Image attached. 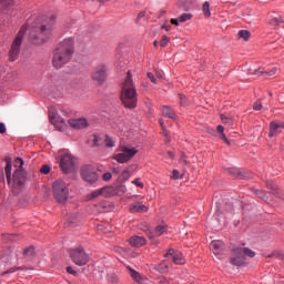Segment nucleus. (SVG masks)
<instances>
[{
  "label": "nucleus",
  "mask_w": 284,
  "mask_h": 284,
  "mask_svg": "<svg viewBox=\"0 0 284 284\" xmlns=\"http://www.w3.org/2000/svg\"><path fill=\"white\" fill-rule=\"evenodd\" d=\"M71 261L79 265V267H83V265H88L90 262V255L85 253V250L83 247L78 246L75 248L70 250L69 252Z\"/></svg>",
  "instance_id": "6e6552de"
},
{
  "label": "nucleus",
  "mask_w": 284,
  "mask_h": 284,
  "mask_svg": "<svg viewBox=\"0 0 284 284\" xmlns=\"http://www.w3.org/2000/svg\"><path fill=\"white\" fill-rule=\"evenodd\" d=\"M143 17H145V11H141V12L138 14L136 21H141V19H143Z\"/></svg>",
  "instance_id": "603ef678"
},
{
  "label": "nucleus",
  "mask_w": 284,
  "mask_h": 284,
  "mask_svg": "<svg viewBox=\"0 0 284 284\" xmlns=\"http://www.w3.org/2000/svg\"><path fill=\"white\" fill-rule=\"evenodd\" d=\"M112 172H113V174H120L121 168H113Z\"/></svg>",
  "instance_id": "4d7b16f0"
},
{
  "label": "nucleus",
  "mask_w": 284,
  "mask_h": 284,
  "mask_svg": "<svg viewBox=\"0 0 284 284\" xmlns=\"http://www.w3.org/2000/svg\"><path fill=\"white\" fill-rule=\"evenodd\" d=\"M221 119H222V123H224V125H234V119L227 118L225 114H222Z\"/></svg>",
  "instance_id": "72a5a7b5"
},
{
  "label": "nucleus",
  "mask_w": 284,
  "mask_h": 284,
  "mask_svg": "<svg viewBox=\"0 0 284 284\" xmlns=\"http://www.w3.org/2000/svg\"><path fill=\"white\" fill-rule=\"evenodd\" d=\"M131 176L130 170H124L120 175H119V181L120 183H125Z\"/></svg>",
  "instance_id": "c85d7f7f"
},
{
  "label": "nucleus",
  "mask_w": 284,
  "mask_h": 284,
  "mask_svg": "<svg viewBox=\"0 0 284 284\" xmlns=\"http://www.w3.org/2000/svg\"><path fill=\"white\" fill-rule=\"evenodd\" d=\"M4 239H9V241H12V239H14V235H4Z\"/></svg>",
  "instance_id": "052dcab7"
},
{
  "label": "nucleus",
  "mask_w": 284,
  "mask_h": 284,
  "mask_svg": "<svg viewBox=\"0 0 284 284\" xmlns=\"http://www.w3.org/2000/svg\"><path fill=\"white\" fill-rule=\"evenodd\" d=\"M217 132L221 134V139H222V141H224V143L226 144V145H231V143H230V140L227 139V136L225 135V128L223 126V125H217Z\"/></svg>",
  "instance_id": "393cba45"
},
{
  "label": "nucleus",
  "mask_w": 284,
  "mask_h": 284,
  "mask_svg": "<svg viewBox=\"0 0 284 284\" xmlns=\"http://www.w3.org/2000/svg\"><path fill=\"white\" fill-rule=\"evenodd\" d=\"M82 176L87 183H97V181H99V174L94 172V168L91 165L82 168Z\"/></svg>",
  "instance_id": "ddd939ff"
},
{
  "label": "nucleus",
  "mask_w": 284,
  "mask_h": 284,
  "mask_svg": "<svg viewBox=\"0 0 284 284\" xmlns=\"http://www.w3.org/2000/svg\"><path fill=\"white\" fill-rule=\"evenodd\" d=\"M41 174H50V165L44 164L42 165V168L40 169Z\"/></svg>",
  "instance_id": "a19ab883"
},
{
  "label": "nucleus",
  "mask_w": 284,
  "mask_h": 284,
  "mask_svg": "<svg viewBox=\"0 0 284 284\" xmlns=\"http://www.w3.org/2000/svg\"><path fill=\"white\" fill-rule=\"evenodd\" d=\"M69 125L74 128V130H83L84 128H88V120L85 118L72 119L69 120Z\"/></svg>",
  "instance_id": "f3484780"
},
{
  "label": "nucleus",
  "mask_w": 284,
  "mask_h": 284,
  "mask_svg": "<svg viewBox=\"0 0 284 284\" xmlns=\"http://www.w3.org/2000/svg\"><path fill=\"white\" fill-rule=\"evenodd\" d=\"M114 187L113 186H104L102 189L95 190L87 195L88 201H92V199H99V196H103L108 199V196H114Z\"/></svg>",
  "instance_id": "f8f14e48"
},
{
  "label": "nucleus",
  "mask_w": 284,
  "mask_h": 284,
  "mask_svg": "<svg viewBox=\"0 0 284 284\" xmlns=\"http://www.w3.org/2000/svg\"><path fill=\"white\" fill-rule=\"evenodd\" d=\"M168 232V226L165 225H159L155 227L154 234L155 236H163Z\"/></svg>",
  "instance_id": "c756f323"
},
{
  "label": "nucleus",
  "mask_w": 284,
  "mask_h": 284,
  "mask_svg": "<svg viewBox=\"0 0 284 284\" xmlns=\"http://www.w3.org/2000/svg\"><path fill=\"white\" fill-rule=\"evenodd\" d=\"M273 21H275V23H277V26H278V23H281V21H278L277 18H275Z\"/></svg>",
  "instance_id": "0e129e2a"
},
{
  "label": "nucleus",
  "mask_w": 284,
  "mask_h": 284,
  "mask_svg": "<svg viewBox=\"0 0 284 284\" xmlns=\"http://www.w3.org/2000/svg\"><path fill=\"white\" fill-rule=\"evenodd\" d=\"M72 57H74V39L67 38L62 40L53 51V68L60 70V68H63V65L72 61Z\"/></svg>",
  "instance_id": "f03ea898"
},
{
  "label": "nucleus",
  "mask_w": 284,
  "mask_h": 284,
  "mask_svg": "<svg viewBox=\"0 0 284 284\" xmlns=\"http://www.w3.org/2000/svg\"><path fill=\"white\" fill-rule=\"evenodd\" d=\"M149 239H151V241L154 240V234L149 233Z\"/></svg>",
  "instance_id": "680f3d73"
},
{
  "label": "nucleus",
  "mask_w": 284,
  "mask_h": 284,
  "mask_svg": "<svg viewBox=\"0 0 284 284\" xmlns=\"http://www.w3.org/2000/svg\"><path fill=\"white\" fill-rule=\"evenodd\" d=\"M180 105L185 108L187 105V98L184 94H179Z\"/></svg>",
  "instance_id": "e433bc0d"
},
{
  "label": "nucleus",
  "mask_w": 284,
  "mask_h": 284,
  "mask_svg": "<svg viewBox=\"0 0 284 284\" xmlns=\"http://www.w3.org/2000/svg\"><path fill=\"white\" fill-rule=\"evenodd\" d=\"M104 144H105V148H115L116 140H113L110 135H105L104 136Z\"/></svg>",
  "instance_id": "cd10ccee"
},
{
  "label": "nucleus",
  "mask_w": 284,
  "mask_h": 284,
  "mask_svg": "<svg viewBox=\"0 0 284 284\" xmlns=\"http://www.w3.org/2000/svg\"><path fill=\"white\" fill-rule=\"evenodd\" d=\"M12 1H13V0H0V3H1L2 6H6V7L8 8V6H12Z\"/></svg>",
  "instance_id": "09e8293b"
},
{
  "label": "nucleus",
  "mask_w": 284,
  "mask_h": 284,
  "mask_svg": "<svg viewBox=\"0 0 284 284\" xmlns=\"http://www.w3.org/2000/svg\"><path fill=\"white\" fill-rule=\"evenodd\" d=\"M115 252H119V254H125V248L116 246Z\"/></svg>",
  "instance_id": "864d4df0"
},
{
  "label": "nucleus",
  "mask_w": 284,
  "mask_h": 284,
  "mask_svg": "<svg viewBox=\"0 0 284 284\" xmlns=\"http://www.w3.org/2000/svg\"><path fill=\"white\" fill-rule=\"evenodd\" d=\"M168 43H170V38L168 36H163V38L160 41L161 48H165V45H168Z\"/></svg>",
  "instance_id": "58836bf2"
},
{
  "label": "nucleus",
  "mask_w": 284,
  "mask_h": 284,
  "mask_svg": "<svg viewBox=\"0 0 284 284\" xmlns=\"http://www.w3.org/2000/svg\"><path fill=\"white\" fill-rule=\"evenodd\" d=\"M19 270H24L22 266H13L7 271H4L1 276H6V274H14V272H19Z\"/></svg>",
  "instance_id": "f704fd0d"
},
{
  "label": "nucleus",
  "mask_w": 284,
  "mask_h": 284,
  "mask_svg": "<svg viewBox=\"0 0 284 284\" xmlns=\"http://www.w3.org/2000/svg\"><path fill=\"white\" fill-rule=\"evenodd\" d=\"M118 152L113 155V160L116 161V163H128L139 154V150L136 148H130L125 145H120L118 148Z\"/></svg>",
  "instance_id": "423d86ee"
},
{
  "label": "nucleus",
  "mask_w": 284,
  "mask_h": 284,
  "mask_svg": "<svg viewBox=\"0 0 284 284\" xmlns=\"http://www.w3.org/2000/svg\"><path fill=\"white\" fill-rule=\"evenodd\" d=\"M190 19H192V13H183L178 19H171V23L179 26V23H185V21H190Z\"/></svg>",
  "instance_id": "6ab92c4d"
},
{
  "label": "nucleus",
  "mask_w": 284,
  "mask_h": 284,
  "mask_svg": "<svg viewBox=\"0 0 284 284\" xmlns=\"http://www.w3.org/2000/svg\"><path fill=\"white\" fill-rule=\"evenodd\" d=\"M126 74L128 77L122 83L121 101L125 108L132 110L136 108V103H139V95L136 94V87H134L132 80V72L128 71Z\"/></svg>",
  "instance_id": "7ed1b4c3"
},
{
  "label": "nucleus",
  "mask_w": 284,
  "mask_h": 284,
  "mask_svg": "<svg viewBox=\"0 0 284 284\" xmlns=\"http://www.w3.org/2000/svg\"><path fill=\"white\" fill-rule=\"evenodd\" d=\"M23 254L27 258H32L34 256V246L24 248Z\"/></svg>",
  "instance_id": "473e14b6"
},
{
  "label": "nucleus",
  "mask_w": 284,
  "mask_h": 284,
  "mask_svg": "<svg viewBox=\"0 0 284 284\" xmlns=\"http://www.w3.org/2000/svg\"><path fill=\"white\" fill-rule=\"evenodd\" d=\"M158 77L161 79V74H158Z\"/></svg>",
  "instance_id": "774afa93"
},
{
  "label": "nucleus",
  "mask_w": 284,
  "mask_h": 284,
  "mask_svg": "<svg viewBox=\"0 0 284 284\" xmlns=\"http://www.w3.org/2000/svg\"><path fill=\"white\" fill-rule=\"evenodd\" d=\"M248 258H254L256 253L247 247H236L233 250V256L231 257V265H235L236 267H243V265L247 264Z\"/></svg>",
  "instance_id": "20e7f679"
},
{
  "label": "nucleus",
  "mask_w": 284,
  "mask_h": 284,
  "mask_svg": "<svg viewBox=\"0 0 284 284\" xmlns=\"http://www.w3.org/2000/svg\"><path fill=\"white\" fill-rule=\"evenodd\" d=\"M100 1L105 2V1H108V0H100Z\"/></svg>",
  "instance_id": "338daca9"
},
{
  "label": "nucleus",
  "mask_w": 284,
  "mask_h": 284,
  "mask_svg": "<svg viewBox=\"0 0 284 284\" xmlns=\"http://www.w3.org/2000/svg\"><path fill=\"white\" fill-rule=\"evenodd\" d=\"M278 129H280V125H278V122L276 121H273L270 123V133H268V136L272 138V136H276L277 132H278Z\"/></svg>",
  "instance_id": "b1692460"
},
{
  "label": "nucleus",
  "mask_w": 284,
  "mask_h": 284,
  "mask_svg": "<svg viewBox=\"0 0 284 284\" xmlns=\"http://www.w3.org/2000/svg\"><path fill=\"white\" fill-rule=\"evenodd\" d=\"M109 281H111V283H119V276H116V274H111L109 275Z\"/></svg>",
  "instance_id": "a18cd8bd"
},
{
  "label": "nucleus",
  "mask_w": 284,
  "mask_h": 284,
  "mask_svg": "<svg viewBox=\"0 0 284 284\" xmlns=\"http://www.w3.org/2000/svg\"><path fill=\"white\" fill-rule=\"evenodd\" d=\"M128 270L131 274V277L139 283L141 281V274L136 271H134L132 267L128 266Z\"/></svg>",
  "instance_id": "7c9ffc66"
},
{
  "label": "nucleus",
  "mask_w": 284,
  "mask_h": 284,
  "mask_svg": "<svg viewBox=\"0 0 284 284\" xmlns=\"http://www.w3.org/2000/svg\"><path fill=\"white\" fill-rule=\"evenodd\" d=\"M7 129L4 123H0V134H6Z\"/></svg>",
  "instance_id": "8fccbe9b"
},
{
  "label": "nucleus",
  "mask_w": 284,
  "mask_h": 284,
  "mask_svg": "<svg viewBox=\"0 0 284 284\" xmlns=\"http://www.w3.org/2000/svg\"><path fill=\"white\" fill-rule=\"evenodd\" d=\"M75 163L77 159H74L72 154L65 153L60 160V168L64 172V174H70V172L74 170Z\"/></svg>",
  "instance_id": "9b49d317"
},
{
  "label": "nucleus",
  "mask_w": 284,
  "mask_h": 284,
  "mask_svg": "<svg viewBox=\"0 0 284 284\" xmlns=\"http://www.w3.org/2000/svg\"><path fill=\"white\" fill-rule=\"evenodd\" d=\"M165 258H172L175 265H185V257L183 256V253H175L173 248L169 250V252L165 254Z\"/></svg>",
  "instance_id": "2eb2a0df"
},
{
  "label": "nucleus",
  "mask_w": 284,
  "mask_h": 284,
  "mask_svg": "<svg viewBox=\"0 0 284 284\" xmlns=\"http://www.w3.org/2000/svg\"><path fill=\"white\" fill-rule=\"evenodd\" d=\"M103 181H112V173L106 172L102 175Z\"/></svg>",
  "instance_id": "49530a36"
},
{
  "label": "nucleus",
  "mask_w": 284,
  "mask_h": 284,
  "mask_svg": "<svg viewBox=\"0 0 284 284\" xmlns=\"http://www.w3.org/2000/svg\"><path fill=\"white\" fill-rule=\"evenodd\" d=\"M26 32H28V24L22 26L16 36L9 50V61H17V59H19V54L21 53V43H23Z\"/></svg>",
  "instance_id": "39448f33"
},
{
  "label": "nucleus",
  "mask_w": 284,
  "mask_h": 284,
  "mask_svg": "<svg viewBox=\"0 0 284 284\" xmlns=\"http://www.w3.org/2000/svg\"><path fill=\"white\" fill-rule=\"evenodd\" d=\"M253 110H255V111L263 110V103H261V101H256L253 104Z\"/></svg>",
  "instance_id": "79ce46f5"
},
{
  "label": "nucleus",
  "mask_w": 284,
  "mask_h": 284,
  "mask_svg": "<svg viewBox=\"0 0 284 284\" xmlns=\"http://www.w3.org/2000/svg\"><path fill=\"white\" fill-rule=\"evenodd\" d=\"M148 206L145 204L139 202L130 207V212L134 213H141V212H148Z\"/></svg>",
  "instance_id": "412c9836"
},
{
  "label": "nucleus",
  "mask_w": 284,
  "mask_h": 284,
  "mask_svg": "<svg viewBox=\"0 0 284 284\" xmlns=\"http://www.w3.org/2000/svg\"><path fill=\"white\" fill-rule=\"evenodd\" d=\"M4 173L7 176V182L10 185V183H12V162L11 161H7V165L4 168Z\"/></svg>",
  "instance_id": "4be33fe9"
},
{
  "label": "nucleus",
  "mask_w": 284,
  "mask_h": 284,
  "mask_svg": "<svg viewBox=\"0 0 284 284\" xmlns=\"http://www.w3.org/2000/svg\"><path fill=\"white\" fill-rule=\"evenodd\" d=\"M54 16H41L39 17L30 30V41L34 45H43L50 36L52 34V28H54Z\"/></svg>",
  "instance_id": "f257e3e1"
},
{
  "label": "nucleus",
  "mask_w": 284,
  "mask_h": 284,
  "mask_svg": "<svg viewBox=\"0 0 284 284\" xmlns=\"http://www.w3.org/2000/svg\"><path fill=\"white\" fill-rule=\"evenodd\" d=\"M223 247H225V244L223 241L214 240L210 244V250L215 254L219 258H223Z\"/></svg>",
  "instance_id": "dca6fc26"
},
{
  "label": "nucleus",
  "mask_w": 284,
  "mask_h": 284,
  "mask_svg": "<svg viewBox=\"0 0 284 284\" xmlns=\"http://www.w3.org/2000/svg\"><path fill=\"white\" fill-rule=\"evenodd\" d=\"M168 156H169V159L174 160V152L169 151V152H168Z\"/></svg>",
  "instance_id": "13d9d810"
},
{
  "label": "nucleus",
  "mask_w": 284,
  "mask_h": 284,
  "mask_svg": "<svg viewBox=\"0 0 284 284\" xmlns=\"http://www.w3.org/2000/svg\"><path fill=\"white\" fill-rule=\"evenodd\" d=\"M49 119L51 121V123L59 130V132H64L65 128H68V125L65 124V120H63V118L59 116L58 113H49Z\"/></svg>",
  "instance_id": "4468645a"
},
{
  "label": "nucleus",
  "mask_w": 284,
  "mask_h": 284,
  "mask_svg": "<svg viewBox=\"0 0 284 284\" xmlns=\"http://www.w3.org/2000/svg\"><path fill=\"white\" fill-rule=\"evenodd\" d=\"M93 145H97V146L101 145V144L99 143V135H94Z\"/></svg>",
  "instance_id": "5fc2aeb1"
},
{
  "label": "nucleus",
  "mask_w": 284,
  "mask_h": 284,
  "mask_svg": "<svg viewBox=\"0 0 284 284\" xmlns=\"http://www.w3.org/2000/svg\"><path fill=\"white\" fill-rule=\"evenodd\" d=\"M68 221H69V223H70L71 225H74V223H77V221H79V214H72V215H70L69 219H68Z\"/></svg>",
  "instance_id": "4c0bfd02"
},
{
  "label": "nucleus",
  "mask_w": 284,
  "mask_h": 284,
  "mask_svg": "<svg viewBox=\"0 0 284 284\" xmlns=\"http://www.w3.org/2000/svg\"><path fill=\"white\" fill-rule=\"evenodd\" d=\"M16 165H19L18 169L13 172V185L16 187H22L26 183V171L23 170V159L17 158L14 160Z\"/></svg>",
  "instance_id": "1a4fd4ad"
},
{
  "label": "nucleus",
  "mask_w": 284,
  "mask_h": 284,
  "mask_svg": "<svg viewBox=\"0 0 284 284\" xmlns=\"http://www.w3.org/2000/svg\"><path fill=\"white\" fill-rule=\"evenodd\" d=\"M52 192L53 197L58 203H65L68 201V196L70 195V190L62 180L53 182Z\"/></svg>",
  "instance_id": "0eeeda50"
},
{
  "label": "nucleus",
  "mask_w": 284,
  "mask_h": 284,
  "mask_svg": "<svg viewBox=\"0 0 284 284\" xmlns=\"http://www.w3.org/2000/svg\"><path fill=\"white\" fill-rule=\"evenodd\" d=\"M113 190L115 192L114 196H116V194L121 196L128 192V186H125L124 184H120L116 187H113Z\"/></svg>",
  "instance_id": "a878e982"
},
{
  "label": "nucleus",
  "mask_w": 284,
  "mask_h": 284,
  "mask_svg": "<svg viewBox=\"0 0 284 284\" xmlns=\"http://www.w3.org/2000/svg\"><path fill=\"white\" fill-rule=\"evenodd\" d=\"M131 247H143L148 243L144 236L133 235L129 239Z\"/></svg>",
  "instance_id": "a211bd4d"
},
{
  "label": "nucleus",
  "mask_w": 284,
  "mask_h": 284,
  "mask_svg": "<svg viewBox=\"0 0 284 284\" xmlns=\"http://www.w3.org/2000/svg\"><path fill=\"white\" fill-rule=\"evenodd\" d=\"M162 28H164L166 30V32H170V30H172V26H170V24L163 26Z\"/></svg>",
  "instance_id": "bf43d9fd"
},
{
  "label": "nucleus",
  "mask_w": 284,
  "mask_h": 284,
  "mask_svg": "<svg viewBox=\"0 0 284 284\" xmlns=\"http://www.w3.org/2000/svg\"><path fill=\"white\" fill-rule=\"evenodd\" d=\"M239 39H243V41H250V37H252V33L247 30H240L237 32Z\"/></svg>",
  "instance_id": "bb28decb"
},
{
  "label": "nucleus",
  "mask_w": 284,
  "mask_h": 284,
  "mask_svg": "<svg viewBox=\"0 0 284 284\" xmlns=\"http://www.w3.org/2000/svg\"><path fill=\"white\" fill-rule=\"evenodd\" d=\"M171 179H174V180L182 179L181 173L179 172V170H173Z\"/></svg>",
  "instance_id": "37998d69"
},
{
  "label": "nucleus",
  "mask_w": 284,
  "mask_h": 284,
  "mask_svg": "<svg viewBox=\"0 0 284 284\" xmlns=\"http://www.w3.org/2000/svg\"><path fill=\"white\" fill-rule=\"evenodd\" d=\"M160 125L163 130V134L166 136V142L169 143V141H170V131H168V129H165V123L163 122V120H160Z\"/></svg>",
  "instance_id": "c9c22d12"
},
{
  "label": "nucleus",
  "mask_w": 284,
  "mask_h": 284,
  "mask_svg": "<svg viewBox=\"0 0 284 284\" xmlns=\"http://www.w3.org/2000/svg\"><path fill=\"white\" fill-rule=\"evenodd\" d=\"M280 128H284V122H278Z\"/></svg>",
  "instance_id": "e2e57ef3"
},
{
  "label": "nucleus",
  "mask_w": 284,
  "mask_h": 284,
  "mask_svg": "<svg viewBox=\"0 0 284 284\" xmlns=\"http://www.w3.org/2000/svg\"><path fill=\"white\" fill-rule=\"evenodd\" d=\"M153 45L156 48V45H159V42H158V41H154V42H153Z\"/></svg>",
  "instance_id": "69168bd1"
},
{
  "label": "nucleus",
  "mask_w": 284,
  "mask_h": 284,
  "mask_svg": "<svg viewBox=\"0 0 284 284\" xmlns=\"http://www.w3.org/2000/svg\"><path fill=\"white\" fill-rule=\"evenodd\" d=\"M162 114L166 119H173L174 121H176V112H174L173 109L170 106H163Z\"/></svg>",
  "instance_id": "aec40b11"
},
{
  "label": "nucleus",
  "mask_w": 284,
  "mask_h": 284,
  "mask_svg": "<svg viewBox=\"0 0 284 284\" xmlns=\"http://www.w3.org/2000/svg\"><path fill=\"white\" fill-rule=\"evenodd\" d=\"M91 79L94 83H98V85H103L105 79H108V67H105V64L95 65L91 72Z\"/></svg>",
  "instance_id": "9d476101"
},
{
  "label": "nucleus",
  "mask_w": 284,
  "mask_h": 284,
  "mask_svg": "<svg viewBox=\"0 0 284 284\" xmlns=\"http://www.w3.org/2000/svg\"><path fill=\"white\" fill-rule=\"evenodd\" d=\"M202 10H203L204 17H207V18L212 17V12L210 11V2H207V1L204 2Z\"/></svg>",
  "instance_id": "2f4dec72"
},
{
  "label": "nucleus",
  "mask_w": 284,
  "mask_h": 284,
  "mask_svg": "<svg viewBox=\"0 0 284 284\" xmlns=\"http://www.w3.org/2000/svg\"><path fill=\"white\" fill-rule=\"evenodd\" d=\"M266 186H267L268 190H276V186L272 182H267Z\"/></svg>",
  "instance_id": "3c124183"
},
{
  "label": "nucleus",
  "mask_w": 284,
  "mask_h": 284,
  "mask_svg": "<svg viewBox=\"0 0 284 284\" xmlns=\"http://www.w3.org/2000/svg\"><path fill=\"white\" fill-rule=\"evenodd\" d=\"M146 77L148 79H150L151 83H156V78L154 77V73L148 72Z\"/></svg>",
  "instance_id": "c03bdc74"
},
{
  "label": "nucleus",
  "mask_w": 284,
  "mask_h": 284,
  "mask_svg": "<svg viewBox=\"0 0 284 284\" xmlns=\"http://www.w3.org/2000/svg\"><path fill=\"white\" fill-rule=\"evenodd\" d=\"M257 196H260V199H265V192L263 191H256Z\"/></svg>",
  "instance_id": "6e6d98bb"
},
{
  "label": "nucleus",
  "mask_w": 284,
  "mask_h": 284,
  "mask_svg": "<svg viewBox=\"0 0 284 284\" xmlns=\"http://www.w3.org/2000/svg\"><path fill=\"white\" fill-rule=\"evenodd\" d=\"M255 75L263 77V74H266V77H272V74H276V68H274L271 72H265L264 68H258L254 71Z\"/></svg>",
  "instance_id": "5701e85b"
},
{
  "label": "nucleus",
  "mask_w": 284,
  "mask_h": 284,
  "mask_svg": "<svg viewBox=\"0 0 284 284\" xmlns=\"http://www.w3.org/2000/svg\"><path fill=\"white\" fill-rule=\"evenodd\" d=\"M67 272H68V274H71L72 276H77V271L74 268H72V266H68Z\"/></svg>",
  "instance_id": "de8ad7c7"
},
{
  "label": "nucleus",
  "mask_w": 284,
  "mask_h": 284,
  "mask_svg": "<svg viewBox=\"0 0 284 284\" xmlns=\"http://www.w3.org/2000/svg\"><path fill=\"white\" fill-rule=\"evenodd\" d=\"M132 184L136 185V187H141V190H143L144 187L143 182H141V178H136L135 180H133Z\"/></svg>",
  "instance_id": "ea45409f"
}]
</instances>
